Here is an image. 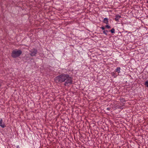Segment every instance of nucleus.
Returning <instances> with one entry per match:
<instances>
[{"mask_svg":"<svg viewBox=\"0 0 148 148\" xmlns=\"http://www.w3.org/2000/svg\"><path fill=\"white\" fill-rule=\"evenodd\" d=\"M54 81L57 83L65 82L64 85L65 86L68 84H71L72 83V77H70L69 75L64 73H62L56 77Z\"/></svg>","mask_w":148,"mask_h":148,"instance_id":"nucleus-1","label":"nucleus"},{"mask_svg":"<svg viewBox=\"0 0 148 148\" xmlns=\"http://www.w3.org/2000/svg\"><path fill=\"white\" fill-rule=\"evenodd\" d=\"M22 53V51L20 49L18 50L15 49L12 51L11 53V56L13 58H15L20 56Z\"/></svg>","mask_w":148,"mask_h":148,"instance_id":"nucleus-2","label":"nucleus"},{"mask_svg":"<svg viewBox=\"0 0 148 148\" xmlns=\"http://www.w3.org/2000/svg\"><path fill=\"white\" fill-rule=\"evenodd\" d=\"M30 53L29 55L32 57L35 56H36V54L37 53V49L33 48L31 50L29 51Z\"/></svg>","mask_w":148,"mask_h":148,"instance_id":"nucleus-3","label":"nucleus"},{"mask_svg":"<svg viewBox=\"0 0 148 148\" xmlns=\"http://www.w3.org/2000/svg\"><path fill=\"white\" fill-rule=\"evenodd\" d=\"M3 120L1 119L0 120V126L3 128H4L6 127L5 125L4 124V123L2 124Z\"/></svg>","mask_w":148,"mask_h":148,"instance_id":"nucleus-4","label":"nucleus"},{"mask_svg":"<svg viewBox=\"0 0 148 148\" xmlns=\"http://www.w3.org/2000/svg\"><path fill=\"white\" fill-rule=\"evenodd\" d=\"M103 22L105 24H108V19L107 18H104L103 20Z\"/></svg>","mask_w":148,"mask_h":148,"instance_id":"nucleus-5","label":"nucleus"},{"mask_svg":"<svg viewBox=\"0 0 148 148\" xmlns=\"http://www.w3.org/2000/svg\"><path fill=\"white\" fill-rule=\"evenodd\" d=\"M115 17V19L117 21H118L119 19L121 18V16L119 15H116Z\"/></svg>","mask_w":148,"mask_h":148,"instance_id":"nucleus-6","label":"nucleus"},{"mask_svg":"<svg viewBox=\"0 0 148 148\" xmlns=\"http://www.w3.org/2000/svg\"><path fill=\"white\" fill-rule=\"evenodd\" d=\"M121 68L119 67H117L116 69V72H117L118 73H120V70H121Z\"/></svg>","mask_w":148,"mask_h":148,"instance_id":"nucleus-7","label":"nucleus"},{"mask_svg":"<svg viewBox=\"0 0 148 148\" xmlns=\"http://www.w3.org/2000/svg\"><path fill=\"white\" fill-rule=\"evenodd\" d=\"M110 32H111L112 34L114 33H115V29L114 28H112Z\"/></svg>","mask_w":148,"mask_h":148,"instance_id":"nucleus-8","label":"nucleus"},{"mask_svg":"<svg viewBox=\"0 0 148 148\" xmlns=\"http://www.w3.org/2000/svg\"><path fill=\"white\" fill-rule=\"evenodd\" d=\"M120 100L121 102H122L123 103L124 102H125V100L124 99H123V98H120Z\"/></svg>","mask_w":148,"mask_h":148,"instance_id":"nucleus-9","label":"nucleus"},{"mask_svg":"<svg viewBox=\"0 0 148 148\" xmlns=\"http://www.w3.org/2000/svg\"><path fill=\"white\" fill-rule=\"evenodd\" d=\"M144 85L148 87V80L146 81L144 83Z\"/></svg>","mask_w":148,"mask_h":148,"instance_id":"nucleus-10","label":"nucleus"},{"mask_svg":"<svg viewBox=\"0 0 148 148\" xmlns=\"http://www.w3.org/2000/svg\"><path fill=\"white\" fill-rule=\"evenodd\" d=\"M108 32V31L107 30H104L103 32V33L105 34L106 35H107V33Z\"/></svg>","mask_w":148,"mask_h":148,"instance_id":"nucleus-11","label":"nucleus"},{"mask_svg":"<svg viewBox=\"0 0 148 148\" xmlns=\"http://www.w3.org/2000/svg\"><path fill=\"white\" fill-rule=\"evenodd\" d=\"M105 27L106 28H107L108 29H110L111 28L110 26V25H106Z\"/></svg>","mask_w":148,"mask_h":148,"instance_id":"nucleus-12","label":"nucleus"},{"mask_svg":"<svg viewBox=\"0 0 148 148\" xmlns=\"http://www.w3.org/2000/svg\"><path fill=\"white\" fill-rule=\"evenodd\" d=\"M101 29L103 30H104L105 29V28L103 26L101 27Z\"/></svg>","mask_w":148,"mask_h":148,"instance_id":"nucleus-13","label":"nucleus"},{"mask_svg":"<svg viewBox=\"0 0 148 148\" xmlns=\"http://www.w3.org/2000/svg\"><path fill=\"white\" fill-rule=\"evenodd\" d=\"M111 108H107V110H110Z\"/></svg>","mask_w":148,"mask_h":148,"instance_id":"nucleus-14","label":"nucleus"},{"mask_svg":"<svg viewBox=\"0 0 148 148\" xmlns=\"http://www.w3.org/2000/svg\"><path fill=\"white\" fill-rule=\"evenodd\" d=\"M16 148H19V146L18 145L16 146Z\"/></svg>","mask_w":148,"mask_h":148,"instance_id":"nucleus-15","label":"nucleus"},{"mask_svg":"<svg viewBox=\"0 0 148 148\" xmlns=\"http://www.w3.org/2000/svg\"><path fill=\"white\" fill-rule=\"evenodd\" d=\"M147 3H148V1H147Z\"/></svg>","mask_w":148,"mask_h":148,"instance_id":"nucleus-16","label":"nucleus"},{"mask_svg":"<svg viewBox=\"0 0 148 148\" xmlns=\"http://www.w3.org/2000/svg\"><path fill=\"white\" fill-rule=\"evenodd\" d=\"M1 86V85L0 84V87Z\"/></svg>","mask_w":148,"mask_h":148,"instance_id":"nucleus-17","label":"nucleus"}]
</instances>
